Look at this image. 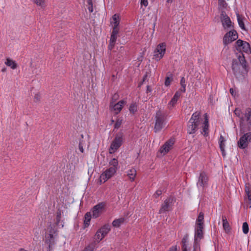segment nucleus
Masks as SVG:
<instances>
[{
  "label": "nucleus",
  "instance_id": "1",
  "mask_svg": "<svg viewBox=\"0 0 251 251\" xmlns=\"http://www.w3.org/2000/svg\"><path fill=\"white\" fill-rule=\"evenodd\" d=\"M231 69L236 79L243 78L247 75L249 68L243 53L237 55V59H232Z\"/></svg>",
  "mask_w": 251,
  "mask_h": 251
},
{
  "label": "nucleus",
  "instance_id": "2",
  "mask_svg": "<svg viewBox=\"0 0 251 251\" xmlns=\"http://www.w3.org/2000/svg\"><path fill=\"white\" fill-rule=\"evenodd\" d=\"M167 114L160 109L156 111L155 119V125L154 127V132L160 131L166 124Z\"/></svg>",
  "mask_w": 251,
  "mask_h": 251
},
{
  "label": "nucleus",
  "instance_id": "3",
  "mask_svg": "<svg viewBox=\"0 0 251 251\" xmlns=\"http://www.w3.org/2000/svg\"><path fill=\"white\" fill-rule=\"evenodd\" d=\"M204 228V213L201 212L196 221L194 238L198 239L199 240L203 238Z\"/></svg>",
  "mask_w": 251,
  "mask_h": 251
},
{
  "label": "nucleus",
  "instance_id": "4",
  "mask_svg": "<svg viewBox=\"0 0 251 251\" xmlns=\"http://www.w3.org/2000/svg\"><path fill=\"white\" fill-rule=\"evenodd\" d=\"M124 134L122 131H119L116 134L115 136L109 149V152L112 154L122 145L124 141Z\"/></svg>",
  "mask_w": 251,
  "mask_h": 251
},
{
  "label": "nucleus",
  "instance_id": "5",
  "mask_svg": "<svg viewBox=\"0 0 251 251\" xmlns=\"http://www.w3.org/2000/svg\"><path fill=\"white\" fill-rule=\"evenodd\" d=\"M238 38V34L237 31L232 29L226 32L223 37V42L225 47L236 40Z\"/></svg>",
  "mask_w": 251,
  "mask_h": 251
},
{
  "label": "nucleus",
  "instance_id": "6",
  "mask_svg": "<svg viewBox=\"0 0 251 251\" xmlns=\"http://www.w3.org/2000/svg\"><path fill=\"white\" fill-rule=\"evenodd\" d=\"M237 142V146L240 149H245L251 143V132H245Z\"/></svg>",
  "mask_w": 251,
  "mask_h": 251
},
{
  "label": "nucleus",
  "instance_id": "7",
  "mask_svg": "<svg viewBox=\"0 0 251 251\" xmlns=\"http://www.w3.org/2000/svg\"><path fill=\"white\" fill-rule=\"evenodd\" d=\"M176 198L173 196H169L164 201L161 205L160 208L159 210V214L164 213L167 211L171 210L172 204L176 201Z\"/></svg>",
  "mask_w": 251,
  "mask_h": 251
},
{
  "label": "nucleus",
  "instance_id": "8",
  "mask_svg": "<svg viewBox=\"0 0 251 251\" xmlns=\"http://www.w3.org/2000/svg\"><path fill=\"white\" fill-rule=\"evenodd\" d=\"M166 47V45L165 43H160L156 47L154 50V56L157 61L160 60L164 55Z\"/></svg>",
  "mask_w": 251,
  "mask_h": 251
},
{
  "label": "nucleus",
  "instance_id": "9",
  "mask_svg": "<svg viewBox=\"0 0 251 251\" xmlns=\"http://www.w3.org/2000/svg\"><path fill=\"white\" fill-rule=\"evenodd\" d=\"M117 171L113 168L109 167L100 176V182L101 184L110 178L116 173Z\"/></svg>",
  "mask_w": 251,
  "mask_h": 251
},
{
  "label": "nucleus",
  "instance_id": "10",
  "mask_svg": "<svg viewBox=\"0 0 251 251\" xmlns=\"http://www.w3.org/2000/svg\"><path fill=\"white\" fill-rule=\"evenodd\" d=\"M106 203L105 202H101L92 208V217L93 218H97L99 217L102 211L104 209Z\"/></svg>",
  "mask_w": 251,
  "mask_h": 251
},
{
  "label": "nucleus",
  "instance_id": "11",
  "mask_svg": "<svg viewBox=\"0 0 251 251\" xmlns=\"http://www.w3.org/2000/svg\"><path fill=\"white\" fill-rule=\"evenodd\" d=\"M208 177L207 173L204 171H202L200 173L198 181L197 183L198 187H201L202 188L206 187L208 185Z\"/></svg>",
  "mask_w": 251,
  "mask_h": 251
},
{
  "label": "nucleus",
  "instance_id": "12",
  "mask_svg": "<svg viewBox=\"0 0 251 251\" xmlns=\"http://www.w3.org/2000/svg\"><path fill=\"white\" fill-rule=\"evenodd\" d=\"M246 121L247 123L246 125L244 123V118H241V121H239V128L240 133H244L246 132H251V121Z\"/></svg>",
  "mask_w": 251,
  "mask_h": 251
},
{
  "label": "nucleus",
  "instance_id": "13",
  "mask_svg": "<svg viewBox=\"0 0 251 251\" xmlns=\"http://www.w3.org/2000/svg\"><path fill=\"white\" fill-rule=\"evenodd\" d=\"M174 140L173 139H170L166 141L164 144L161 147L160 149V151L161 153H163L164 154L167 153L172 148L174 144Z\"/></svg>",
  "mask_w": 251,
  "mask_h": 251
},
{
  "label": "nucleus",
  "instance_id": "14",
  "mask_svg": "<svg viewBox=\"0 0 251 251\" xmlns=\"http://www.w3.org/2000/svg\"><path fill=\"white\" fill-rule=\"evenodd\" d=\"M201 133L205 137L208 136L209 134V121L206 114H204V120L203 123L202 132Z\"/></svg>",
  "mask_w": 251,
  "mask_h": 251
},
{
  "label": "nucleus",
  "instance_id": "15",
  "mask_svg": "<svg viewBox=\"0 0 251 251\" xmlns=\"http://www.w3.org/2000/svg\"><path fill=\"white\" fill-rule=\"evenodd\" d=\"M221 22L222 23L223 26L225 29H230L234 28L233 24L232 23V22L229 17L224 18L223 20H221Z\"/></svg>",
  "mask_w": 251,
  "mask_h": 251
},
{
  "label": "nucleus",
  "instance_id": "16",
  "mask_svg": "<svg viewBox=\"0 0 251 251\" xmlns=\"http://www.w3.org/2000/svg\"><path fill=\"white\" fill-rule=\"evenodd\" d=\"M226 140L223 136H220L219 139V144L220 150L222 152V156L224 157L226 155V151L225 150Z\"/></svg>",
  "mask_w": 251,
  "mask_h": 251
},
{
  "label": "nucleus",
  "instance_id": "17",
  "mask_svg": "<svg viewBox=\"0 0 251 251\" xmlns=\"http://www.w3.org/2000/svg\"><path fill=\"white\" fill-rule=\"evenodd\" d=\"M126 101L124 100H121L117 103L114 105L113 109L115 111V114H118L120 112L123 108L124 105L126 103Z\"/></svg>",
  "mask_w": 251,
  "mask_h": 251
},
{
  "label": "nucleus",
  "instance_id": "18",
  "mask_svg": "<svg viewBox=\"0 0 251 251\" xmlns=\"http://www.w3.org/2000/svg\"><path fill=\"white\" fill-rule=\"evenodd\" d=\"M111 226L109 224H105L99 230L100 231L101 236L104 238L110 231Z\"/></svg>",
  "mask_w": 251,
  "mask_h": 251
},
{
  "label": "nucleus",
  "instance_id": "19",
  "mask_svg": "<svg viewBox=\"0 0 251 251\" xmlns=\"http://www.w3.org/2000/svg\"><path fill=\"white\" fill-rule=\"evenodd\" d=\"M198 128L194 125L191 121H189L187 123V133L189 134H194L198 130Z\"/></svg>",
  "mask_w": 251,
  "mask_h": 251
},
{
  "label": "nucleus",
  "instance_id": "20",
  "mask_svg": "<svg viewBox=\"0 0 251 251\" xmlns=\"http://www.w3.org/2000/svg\"><path fill=\"white\" fill-rule=\"evenodd\" d=\"M181 94L179 91H176L171 100L170 101L169 104L172 106H174L176 103L179 98L180 97Z\"/></svg>",
  "mask_w": 251,
  "mask_h": 251
},
{
  "label": "nucleus",
  "instance_id": "21",
  "mask_svg": "<svg viewBox=\"0 0 251 251\" xmlns=\"http://www.w3.org/2000/svg\"><path fill=\"white\" fill-rule=\"evenodd\" d=\"M188 240V234H186L181 240V249L182 251H189L187 249V242Z\"/></svg>",
  "mask_w": 251,
  "mask_h": 251
},
{
  "label": "nucleus",
  "instance_id": "22",
  "mask_svg": "<svg viewBox=\"0 0 251 251\" xmlns=\"http://www.w3.org/2000/svg\"><path fill=\"white\" fill-rule=\"evenodd\" d=\"M245 192L249 201V203L251 204V185L249 183L246 184Z\"/></svg>",
  "mask_w": 251,
  "mask_h": 251
},
{
  "label": "nucleus",
  "instance_id": "23",
  "mask_svg": "<svg viewBox=\"0 0 251 251\" xmlns=\"http://www.w3.org/2000/svg\"><path fill=\"white\" fill-rule=\"evenodd\" d=\"M223 226L226 232L228 233L230 231V227L229 224L224 215L222 216Z\"/></svg>",
  "mask_w": 251,
  "mask_h": 251
},
{
  "label": "nucleus",
  "instance_id": "24",
  "mask_svg": "<svg viewBox=\"0 0 251 251\" xmlns=\"http://www.w3.org/2000/svg\"><path fill=\"white\" fill-rule=\"evenodd\" d=\"M246 41H244L241 39L237 40L235 43V47L237 50L240 53V54H242V52H241V48L243 47L244 45V43Z\"/></svg>",
  "mask_w": 251,
  "mask_h": 251
},
{
  "label": "nucleus",
  "instance_id": "25",
  "mask_svg": "<svg viewBox=\"0 0 251 251\" xmlns=\"http://www.w3.org/2000/svg\"><path fill=\"white\" fill-rule=\"evenodd\" d=\"M110 167L114 168L116 171L119 168V162L117 158H114L109 162Z\"/></svg>",
  "mask_w": 251,
  "mask_h": 251
},
{
  "label": "nucleus",
  "instance_id": "26",
  "mask_svg": "<svg viewBox=\"0 0 251 251\" xmlns=\"http://www.w3.org/2000/svg\"><path fill=\"white\" fill-rule=\"evenodd\" d=\"M92 216V215L90 212H87L85 214L84 220V225L85 227H87L89 226Z\"/></svg>",
  "mask_w": 251,
  "mask_h": 251
},
{
  "label": "nucleus",
  "instance_id": "27",
  "mask_svg": "<svg viewBox=\"0 0 251 251\" xmlns=\"http://www.w3.org/2000/svg\"><path fill=\"white\" fill-rule=\"evenodd\" d=\"M237 18V21L238 23V25L243 30H246L245 25L244 23V18L242 16L240 15L239 13L236 14Z\"/></svg>",
  "mask_w": 251,
  "mask_h": 251
},
{
  "label": "nucleus",
  "instance_id": "28",
  "mask_svg": "<svg viewBox=\"0 0 251 251\" xmlns=\"http://www.w3.org/2000/svg\"><path fill=\"white\" fill-rule=\"evenodd\" d=\"M125 221V219L124 218L116 219L113 221L112 224L113 226L115 227H118L121 226L122 224L124 223Z\"/></svg>",
  "mask_w": 251,
  "mask_h": 251
},
{
  "label": "nucleus",
  "instance_id": "29",
  "mask_svg": "<svg viewBox=\"0 0 251 251\" xmlns=\"http://www.w3.org/2000/svg\"><path fill=\"white\" fill-rule=\"evenodd\" d=\"M244 118L245 121H251V108L248 107L246 108L245 110L244 116H243Z\"/></svg>",
  "mask_w": 251,
  "mask_h": 251
},
{
  "label": "nucleus",
  "instance_id": "30",
  "mask_svg": "<svg viewBox=\"0 0 251 251\" xmlns=\"http://www.w3.org/2000/svg\"><path fill=\"white\" fill-rule=\"evenodd\" d=\"M5 64L7 66H9L12 69H15L17 68V65L15 61H13L10 58H7Z\"/></svg>",
  "mask_w": 251,
  "mask_h": 251
},
{
  "label": "nucleus",
  "instance_id": "31",
  "mask_svg": "<svg viewBox=\"0 0 251 251\" xmlns=\"http://www.w3.org/2000/svg\"><path fill=\"white\" fill-rule=\"evenodd\" d=\"M241 52H244L247 53H250L251 52V48L249 43L247 42L244 43V45L241 48Z\"/></svg>",
  "mask_w": 251,
  "mask_h": 251
},
{
  "label": "nucleus",
  "instance_id": "32",
  "mask_svg": "<svg viewBox=\"0 0 251 251\" xmlns=\"http://www.w3.org/2000/svg\"><path fill=\"white\" fill-rule=\"evenodd\" d=\"M136 175V171L134 169H130L127 171V176L131 181L134 180Z\"/></svg>",
  "mask_w": 251,
  "mask_h": 251
},
{
  "label": "nucleus",
  "instance_id": "33",
  "mask_svg": "<svg viewBox=\"0 0 251 251\" xmlns=\"http://www.w3.org/2000/svg\"><path fill=\"white\" fill-rule=\"evenodd\" d=\"M137 107L138 105L136 102H132L129 107L130 113L134 114L137 111Z\"/></svg>",
  "mask_w": 251,
  "mask_h": 251
},
{
  "label": "nucleus",
  "instance_id": "34",
  "mask_svg": "<svg viewBox=\"0 0 251 251\" xmlns=\"http://www.w3.org/2000/svg\"><path fill=\"white\" fill-rule=\"evenodd\" d=\"M201 112L200 111H196L195 112V113H194L190 119L189 120V121H195L196 120H198L199 119H200V117H201Z\"/></svg>",
  "mask_w": 251,
  "mask_h": 251
},
{
  "label": "nucleus",
  "instance_id": "35",
  "mask_svg": "<svg viewBox=\"0 0 251 251\" xmlns=\"http://www.w3.org/2000/svg\"><path fill=\"white\" fill-rule=\"evenodd\" d=\"M113 26H118L119 25V16L117 14H114L112 16V22Z\"/></svg>",
  "mask_w": 251,
  "mask_h": 251
},
{
  "label": "nucleus",
  "instance_id": "36",
  "mask_svg": "<svg viewBox=\"0 0 251 251\" xmlns=\"http://www.w3.org/2000/svg\"><path fill=\"white\" fill-rule=\"evenodd\" d=\"M61 215H62V211L60 209H58L56 212V223H55L56 225H58L59 223L61 221Z\"/></svg>",
  "mask_w": 251,
  "mask_h": 251
},
{
  "label": "nucleus",
  "instance_id": "37",
  "mask_svg": "<svg viewBox=\"0 0 251 251\" xmlns=\"http://www.w3.org/2000/svg\"><path fill=\"white\" fill-rule=\"evenodd\" d=\"M200 241L199 239L194 238V242L193 245V250L200 251V245L199 243Z\"/></svg>",
  "mask_w": 251,
  "mask_h": 251
},
{
  "label": "nucleus",
  "instance_id": "38",
  "mask_svg": "<svg viewBox=\"0 0 251 251\" xmlns=\"http://www.w3.org/2000/svg\"><path fill=\"white\" fill-rule=\"evenodd\" d=\"M218 5L220 7L226 9L227 6V3L225 0H218Z\"/></svg>",
  "mask_w": 251,
  "mask_h": 251
},
{
  "label": "nucleus",
  "instance_id": "39",
  "mask_svg": "<svg viewBox=\"0 0 251 251\" xmlns=\"http://www.w3.org/2000/svg\"><path fill=\"white\" fill-rule=\"evenodd\" d=\"M243 232L244 234H247L249 232V225L247 222H244L242 226Z\"/></svg>",
  "mask_w": 251,
  "mask_h": 251
},
{
  "label": "nucleus",
  "instance_id": "40",
  "mask_svg": "<svg viewBox=\"0 0 251 251\" xmlns=\"http://www.w3.org/2000/svg\"><path fill=\"white\" fill-rule=\"evenodd\" d=\"M234 114L240 118V121H241V118L243 117V116H241V114L242 113L241 110L239 108H236L234 111Z\"/></svg>",
  "mask_w": 251,
  "mask_h": 251
},
{
  "label": "nucleus",
  "instance_id": "41",
  "mask_svg": "<svg viewBox=\"0 0 251 251\" xmlns=\"http://www.w3.org/2000/svg\"><path fill=\"white\" fill-rule=\"evenodd\" d=\"M85 145V142L83 140H80L78 144V149L79 151L82 152H84L83 146Z\"/></svg>",
  "mask_w": 251,
  "mask_h": 251
},
{
  "label": "nucleus",
  "instance_id": "42",
  "mask_svg": "<svg viewBox=\"0 0 251 251\" xmlns=\"http://www.w3.org/2000/svg\"><path fill=\"white\" fill-rule=\"evenodd\" d=\"M46 243L48 244L49 249L50 250L51 246L54 244V239L51 240V239L47 238L46 240Z\"/></svg>",
  "mask_w": 251,
  "mask_h": 251
},
{
  "label": "nucleus",
  "instance_id": "43",
  "mask_svg": "<svg viewBox=\"0 0 251 251\" xmlns=\"http://www.w3.org/2000/svg\"><path fill=\"white\" fill-rule=\"evenodd\" d=\"M172 80H173L172 78H170L169 76L166 77L165 79V82H164L165 85L166 86H169L170 85L171 82L172 81Z\"/></svg>",
  "mask_w": 251,
  "mask_h": 251
},
{
  "label": "nucleus",
  "instance_id": "44",
  "mask_svg": "<svg viewBox=\"0 0 251 251\" xmlns=\"http://www.w3.org/2000/svg\"><path fill=\"white\" fill-rule=\"evenodd\" d=\"M122 123V120L120 119H117V120L116 121V123L114 125V128L118 129L120 127Z\"/></svg>",
  "mask_w": 251,
  "mask_h": 251
},
{
  "label": "nucleus",
  "instance_id": "45",
  "mask_svg": "<svg viewBox=\"0 0 251 251\" xmlns=\"http://www.w3.org/2000/svg\"><path fill=\"white\" fill-rule=\"evenodd\" d=\"M100 234H101L100 231L98 230L95 235L96 239L98 240V243L103 238L102 237H100Z\"/></svg>",
  "mask_w": 251,
  "mask_h": 251
},
{
  "label": "nucleus",
  "instance_id": "46",
  "mask_svg": "<svg viewBox=\"0 0 251 251\" xmlns=\"http://www.w3.org/2000/svg\"><path fill=\"white\" fill-rule=\"evenodd\" d=\"M119 32V29L118 28V26H113V30L111 33L112 35L117 36Z\"/></svg>",
  "mask_w": 251,
  "mask_h": 251
},
{
  "label": "nucleus",
  "instance_id": "47",
  "mask_svg": "<svg viewBox=\"0 0 251 251\" xmlns=\"http://www.w3.org/2000/svg\"><path fill=\"white\" fill-rule=\"evenodd\" d=\"M226 17H228V16L226 15V11L225 10H222L221 11V13L220 14L221 21Z\"/></svg>",
  "mask_w": 251,
  "mask_h": 251
},
{
  "label": "nucleus",
  "instance_id": "48",
  "mask_svg": "<svg viewBox=\"0 0 251 251\" xmlns=\"http://www.w3.org/2000/svg\"><path fill=\"white\" fill-rule=\"evenodd\" d=\"M162 193V191L159 189L157 190L155 193L153 194V197L155 198H157L159 197L160 195H161Z\"/></svg>",
  "mask_w": 251,
  "mask_h": 251
},
{
  "label": "nucleus",
  "instance_id": "49",
  "mask_svg": "<svg viewBox=\"0 0 251 251\" xmlns=\"http://www.w3.org/2000/svg\"><path fill=\"white\" fill-rule=\"evenodd\" d=\"M34 1L37 5L43 6L44 4L45 0H35Z\"/></svg>",
  "mask_w": 251,
  "mask_h": 251
},
{
  "label": "nucleus",
  "instance_id": "50",
  "mask_svg": "<svg viewBox=\"0 0 251 251\" xmlns=\"http://www.w3.org/2000/svg\"><path fill=\"white\" fill-rule=\"evenodd\" d=\"M94 249V247L93 246L89 245L83 250V251H93Z\"/></svg>",
  "mask_w": 251,
  "mask_h": 251
},
{
  "label": "nucleus",
  "instance_id": "51",
  "mask_svg": "<svg viewBox=\"0 0 251 251\" xmlns=\"http://www.w3.org/2000/svg\"><path fill=\"white\" fill-rule=\"evenodd\" d=\"M40 95L39 94H36L34 97V101L35 102H39L40 100Z\"/></svg>",
  "mask_w": 251,
  "mask_h": 251
},
{
  "label": "nucleus",
  "instance_id": "52",
  "mask_svg": "<svg viewBox=\"0 0 251 251\" xmlns=\"http://www.w3.org/2000/svg\"><path fill=\"white\" fill-rule=\"evenodd\" d=\"M117 36H114V35H111L109 42H111L112 43L115 44L116 40H117Z\"/></svg>",
  "mask_w": 251,
  "mask_h": 251
},
{
  "label": "nucleus",
  "instance_id": "53",
  "mask_svg": "<svg viewBox=\"0 0 251 251\" xmlns=\"http://www.w3.org/2000/svg\"><path fill=\"white\" fill-rule=\"evenodd\" d=\"M191 122H192V123H193L194 125H195V126H196L198 128H199V126H200V119L196 120L195 121H192Z\"/></svg>",
  "mask_w": 251,
  "mask_h": 251
},
{
  "label": "nucleus",
  "instance_id": "54",
  "mask_svg": "<svg viewBox=\"0 0 251 251\" xmlns=\"http://www.w3.org/2000/svg\"><path fill=\"white\" fill-rule=\"evenodd\" d=\"M229 92L231 94V95L234 97H235V96H236V92H235V90L233 88H230Z\"/></svg>",
  "mask_w": 251,
  "mask_h": 251
},
{
  "label": "nucleus",
  "instance_id": "55",
  "mask_svg": "<svg viewBox=\"0 0 251 251\" xmlns=\"http://www.w3.org/2000/svg\"><path fill=\"white\" fill-rule=\"evenodd\" d=\"M141 4L147 6L148 4V0H141Z\"/></svg>",
  "mask_w": 251,
  "mask_h": 251
},
{
  "label": "nucleus",
  "instance_id": "56",
  "mask_svg": "<svg viewBox=\"0 0 251 251\" xmlns=\"http://www.w3.org/2000/svg\"><path fill=\"white\" fill-rule=\"evenodd\" d=\"M180 84L181 86H186L185 84V79L184 77H182L180 79Z\"/></svg>",
  "mask_w": 251,
  "mask_h": 251
},
{
  "label": "nucleus",
  "instance_id": "57",
  "mask_svg": "<svg viewBox=\"0 0 251 251\" xmlns=\"http://www.w3.org/2000/svg\"><path fill=\"white\" fill-rule=\"evenodd\" d=\"M168 251H178L177 246H172L169 248Z\"/></svg>",
  "mask_w": 251,
  "mask_h": 251
},
{
  "label": "nucleus",
  "instance_id": "58",
  "mask_svg": "<svg viewBox=\"0 0 251 251\" xmlns=\"http://www.w3.org/2000/svg\"><path fill=\"white\" fill-rule=\"evenodd\" d=\"M115 43H112L111 42H109V45H108V49L109 50H112V49L113 48V47H114V45H115Z\"/></svg>",
  "mask_w": 251,
  "mask_h": 251
},
{
  "label": "nucleus",
  "instance_id": "59",
  "mask_svg": "<svg viewBox=\"0 0 251 251\" xmlns=\"http://www.w3.org/2000/svg\"><path fill=\"white\" fill-rule=\"evenodd\" d=\"M148 76H149L148 73L146 72V74L143 76V79H142V81L145 82L147 80V79L148 77Z\"/></svg>",
  "mask_w": 251,
  "mask_h": 251
},
{
  "label": "nucleus",
  "instance_id": "60",
  "mask_svg": "<svg viewBox=\"0 0 251 251\" xmlns=\"http://www.w3.org/2000/svg\"><path fill=\"white\" fill-rule=\"evenodd\" d=\"M178 91H179L180 93H185L186 91V86H181V88Z\"/></svg>",
  "mask_w": 251,
  "mask_h": 251
},
{
  "label": "nucleus",
  "instance_id": "61",
  "mask_svg": "<svg viewBox=\"0 0 251 251\" xmlns=\"http://www.w3.org/2000/svg\"><path fill=\"white\" fill-rule=\"evenodd\" d=\"M151 91H152V89L149 85H148L147 86L146 93H149L150 92H151Z\"/></svg>",
  "mask_w": 251,
  "mask_h": 251
},
{
  "label": "nucleus",
  "instance_id": "62",
  "mask_svg": "<svg viewBox=\"0 0 251 251\" xmlns=\"http://www.w3.org/2000/svg\"><path fill=\"white\" fill-rule=\"evenodd\" d=\"M88 10L90 12V13H92L93 12V5H90L88 7Z\"/></svg>",
  "mask_w": 251,
  "mask_h": 251
},
{
  "label": "nucleus",
  "instance_id": "63",
  "mask_svg": "<svg viewBox=\"0 0 251 251\" xmlns=\"http://www.w3.org/2000/svg\"><path fill=\"white\" fill-rule=\"evenodd\" d=\"M53 238L54 237H53V233H50V234H49L47 238L51 239V240H53V239H54Z\"/></svg>",
  "mask_w": 251,
  "mask_h": 251
},
{
  "label": "nucleus",
  "instance_id": "64",
  "mask_svg": "<svg viewBox=\"0 0 251 251\" xmlns=\"http://www.w3.org/2000/svg\"><path fill=\"white\" fill-rule=\"evenodd\" d=\"M50 233H53L55 232L54 229L50 226Z\"/></svg>",
  "mask_w": 251,
  "mask_h": 251
}]
</instances>
